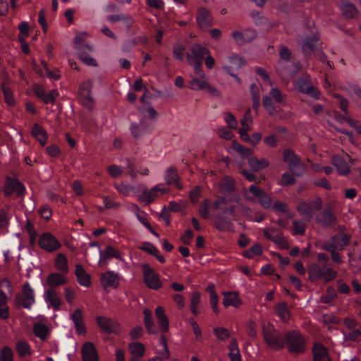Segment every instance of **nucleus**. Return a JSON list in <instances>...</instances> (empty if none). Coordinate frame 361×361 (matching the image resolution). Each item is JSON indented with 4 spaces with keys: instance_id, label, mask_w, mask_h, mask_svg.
I'll list each match as a JSON object with an SVG mask.
<instances>
[{
    "instance_id": "f257e3e1",
    "label": "nucleus",
    "mask_w": 361,
    "mask_h": 361,
    "mask_svg": "<svg viewBox=\"0 0 361 361\" xmlns=\"http://www.w3.org/2000/svg\"><path fill=\"white\" fill-rule=\"evenodd\" d=\"M308 275L311 281L321 279L324 283H327L336 278L338 272L329 267L323 269L315 263L309 267Z\"/></svg>"
},
{
    "instance_id": "f03ea898",
    "label": "nucleus",
    "mask_w": 361,
    "mask_h": 361,
    "mask_svg": "<svg viewBox=\"0 0 361 361\" xmlns=\"http://www.w3.org/2000/svg\"><path fill=\"white\" fill-rule=\"evenodd\" d=\"M190 52L186 54L188 63L193 66L195 72L201 73V65L205 55L209 54V49L200 44H192Z\"/></svg>"
},
{
    "instance_id": "7ed1b4c3",
    "label": "nucleus",
    "mask_w": 361,
    "mask_h": 361,
    "mask_svg": "<svg viewBox=\"0 0 361 361\" xmlns=\"http://www.w3.org/2000/svg\"><path fill=\"white\" fill-rule=\"evenodd\" d=\"M262 329L264 340L271 348L279 350L283 347L285 341L271 324H264Z\"/></svg>"
},
{
    "instance_id": "20e7f679",
    "label": "nucleus",
    "mask_w": 361,
    "mask_h": 361,
    "mask_svg": "<svg viewBox=\"0 0 361 361\" xmlns=\"http://www.w3.org/2000/svg\"><path fill=\"white\" fill-rule=\"evenodd\" d=\"M322 207V201L321 198L317 197L307 201H300L296 206V210L303 218L310 220Z\"/></svg>"
},
{
    "instance_id": "39448f33",
    "label": "nucleus",
    "mask_w": 361,
    "mask_h": 361,
    "mask_svg": "<svg viewBox=\"0 0 361 361\" xmlns=\"http://www.w3.org/2000/svg\"><path fill=\"white\" fill-rule=\"evenodd\" d=\"M86 32H80L76 35L74 39L75 44L78 49V57L85 64L90 66H97V61L90 56V53L93 51V48L89 44H80L83 37H87Z\"/></svg>"
},
{
    "instance_id": "423d86ee",
    "label": "nucleus",
    "mask_w": 361,
    "mask_h": 361,
    "mask_svg": "<svg viewBox=\"0 0 361 361\" xmlns=\"http://www.w3.org/2000/svg\"><path fill=\"white\" fill-rule=\"evenodd\" d=\"M199 78H192L189 82L190 88L195 91L205 90L212 96L220 97L221 92L216 88L212 86L207 81V78L203 71L201 69V73L195 72Z\"/></svg>"
},
{
    "instance_id": "0eeeda50",
    "label": "nucleus",
    "mask_w": 361,
    "mask_h": 361,
    "mask_svg": "<svg viewBox=\"0 0 361 361\" xmlns=\"http://www.w3.org/2000/svg\"><path fill=\"white\" fill-rule=\"evenodd\" d=\"M284 342L290 353L298 355L305 351V338L302 334L296 331L287 333L286 334V341Z\"/></svg>"
},
{
    "instance_id": "6e6552de",
    "label": "nucleus",
    "mask_w": 361,
    "mask_h": 361,
    "mask_svg": "<svg viewBox=\"0 0 361 361\" xmlns=\"http://www.w3.org/2000/svg\"><path fill=\"white\" fill-rule=\"evenodd\" d=\"M35 293L29 283H25L22 286L21 293L16 295V302L18 306L30 309L35 303Z\"/></svg>"
},
{
    "instance_id": "1a4fd4ad",
    "label": "nucleus",
    "mask_w": 361,
    "mask_h": 361,
    "mask_svg": "<svg viewBox=\"0 0 361 361\" xmlns=\"http://www.w3.org/2000/svg\"><path fill=\"white\" fill-rule=\"evenodd\" d=\"M168 192L169 189L166 187H164L162 184H158L150 190H144L142 193L138 197L137 200L140 202L149 204Z\"/></svg>"
},
{
    "instance_id": "9d476101",
    "label": "nucleus",
    "mask_w": 361,
    "mask_h": 361,
    "mask_svg": "<svg viewBox=\"0 0 361 361\" xmlns=\"http://www.w3.org/2000/svg\"><path fill=\"white\" fill-rule=\"evenodd\" d=\"M143 280L146 286L151 289L158 290L162 286L159 276L147 264L142 265Z\"/></svg>"
},
{
    "instance_id": "9b49d317",
    "label": "nucleus",
    "mask_w": 361,
    "mask_h": 361,
    "mask_svg": "<svg viewBox=\"0 0 361 361\" xmlns=\"http://www.w3.org/2000/svg\"><path fill=\"white\" fill-rule=\"evenodd\" d=\"M39 247L47 252H54L58 250L61 244L59 240L51 233H42L38 239Z\"/></svg>"
},
{
    "instance_id": "f8f14e48",
    "label": "nucleus",
    "mask_w": 361,
    "mask_h": 361,
    "mask_svg": "<svg viewBox=\"0 0 361 361\" xmlns=\"http://www.w3.org/2000/svg\"><path fill=\"white\" fill-rule=\"evenodd\" d=\"M235 204H238L236 198L227 200L225 197H219L214 202L212 209L221 214L232 215L235 212Z\"/></svg>"
},
{
    "instance_id": "ddd939ff",
    "label": "nucleus",
    "mask_w": 361,
    "mask_h": 361,
    "mask_svg": "<svg viewBox=\"0 0 361 361\" xmlns=\"http://www.w3.org/2000/svg\"><path fill=\"white\" fill-rule=\"evenodd\" d=\"M283 159L287 164L288 169L296 175H300L295 171L296 168H304L303 164L300 162V158L290 149H285L283 151Z\"/></svg>"
},
{
    "instance_id": "4468645a",
    "label": "nucleus",
    "mask_w": 361,
    "mask_h": 361,
    "mask_svg": "<svg viewBox=\"0 0 361 361\" xmlns=\"http://www.w3.org/2000/svg\"><path fill=\"white\" fill-rule=\"evenodd\" d=\"M100 282L106 290L117 288L120 284V276L114 271H106L101 274Z\"/></svg>"
},
{
    "instance_id": "2eb2a0df",
    "label": "nucleus",
    "mask_w": 361,
    "mask_h": 361,
    "mask_svg": "<svg viewBox=\"0 0 361 361\" xmlns=\"http://www.w3.org/2000/svg\"><path fill=\"white\" fill-rule=\"evenodd\" d=\"M96 321L99 327L109 334H119L122 330L121 325L112 319L99 316L96 318Z\"/></svg>"
},
{
    "instance_id": "dca6fc26",
    "label": "nucleus",
    "mask_w": 361,
    "mask_h": 361,
    "mask_svg": "<svg viewBox=\"0 0 361 361\" xmlns=\"http://www.w3.org/2000/svg\"><path fill=\"white\" fill-rule=\"evenodd\" d=\"M295 88L300 92L311 95L315 99H319L320 92L314 87L309 78H300L295 83Z\"/></svg>"
},
{
    "instance_id": "f3484780",
    "label": "nucleus",
    "mask_w": 361,
    "mask_h": 361,
    "mask_svg": "<svg viewBox=\"0 0 361 361\" xmlns=\"http://www.w3.org/2000/svg\"><path fill=\"white\" fill-rule=\"evenodd\" d=\"M347 159L350 161V158L347 154H343V155L337 154L332 159V164L340 175L346 176L350 171V166L346 163Z\"/></svg>"
},
{
    "instance_id": "a211bd4d",
    "label": "nucleus",
    "mask_w": 361,
    "mask_h": 361,
    "mask_svg": "<svg viewBox=\"0 0 361 361\" xmlns=\"http://www.w3.org/2000/svg\"><path fill=\"white\" fill-rule=\"evenodd\" d=\"M245 61L240 56L232 55L223 63L222 69L228 74H231L232 71L241 68Z\"/></svg>"
},
{
    "instance_id": "6ab92c4d",
    "label": "nucleus",
    "mask_w": 361,
    "mask_h": 361,
    "mask_svg": "<svg viewBox=\"0 0 361 361\" xmlns=\"http://www.w3.org/2000/svg\"><path fill=\"white\" fill-rule=\"evenodd\" d=\"M196 22L201 29H207L212 26V17L210 11L206 8H200L197 13Z\"/></svg>"
},
{
    "instance_id": "aec40b11",
    "label": "nucleus",
    "mask_w": 361,
    "mask_h": 361,
    "mask_svg": "<svg viewBox=\"0 0 361 361\" xmlns=\"http://www.w3.org/2000/svg\"><path fill=\"white\" fill-rule=\"evenodd\" d=\"M316 220L318 224L323 226H334L336 224V218L331 208L324 209L322 214L316 216Z\"/></svg>"
},
{
    "instance_id": "412c9836",
    "label": "nucleus",
    "mask_w": 361,
    "mask_h": 361,
    "mask_svg": "<svg viewBox=\"0 0 361 361\" xmlns=\"http://www.w3.org/2000/svg\"><path fill=\"white\" fill-rule=\"evenodd\" d=\"M242 304L243 301L237 292L224 293L223 305L224 307H228L231 306L235 308H238Z\"/></svg>"
},
{
    "instance_id": "4be33fe9",
    "label": "nucleus",
    "mask_w": 361,
    "mask_h": 361,
    "mask_svg": "<svg viewBox=\"0 0 361 361\" xmlns=\"http://www.w3.org/2000/svg\"><path fill=\"white\" fill-rule=\"evenodd\" d=\"M231 35L235 41L239 44L250 42L256 37V32L253 30H246L244 32L234 31Z\"/></svg>"
},
{
    "instance_id": "5701e85b",
    "label": "nucleus",
    "mask_w": 361,
    "mask_h": 361,
    "mask_svg": "<svg viewBox=\"0 0 361 361\" xmlns=\"http://www.w3.org/2000/svg\"><path fill=\"white\" fill-rule=\"evenodd\" d=\"M274 314L279 318L280 321L286 323L290 319V312L288 308L286 303L279 302L274 308Z\"/></svg>"
},
{
    "instance_id": "b1692460",
    "label": "nucleus",
    "mask_w": 361,
    "mask_h": 361,
    "mask_svg": "<svg viewBox=\"0 0 361 361\" xmlns=\"http://www.w3.org/2000/svg\"><path fill=\"white\" fill-rule=\"evenodd\" d=\"M83 361H98V355L95 347L92 343L87 342L84 344L82 349Z\"/></svg>"
},
{
    "instance_id": "393cba45",
    "label": "nucleus",
    "mask_w": 361,
    "mask_h": 361,
    "mask_svg": "<svg viewBox=\"0 0 361 361\" xmlns=\"http://www.w3.org/2000/svg\"><path fill=\"white\" fill-rule=\"evenodd\" d=\"M155 315L161 331L162 333L167 332L169 330V320L164 307L161 306L157 307L155 310Z\"/></svg>"
},
{
    "instance_id": "a878e982",
    "label": "nucleus",
    "mask_w": 361,
    "mask_h": 361,
    "mask_svg": "<svg viewBox=\"0 0 361 361\" xmlns=\"http://www.w3.org/2000/svg\"><path fill=\"white\" fill-rule=\"evenodd\" d=\"M263 234L268 240L277 245L283 246L286 244L282 233L276 229H264Z\"/></svg>"
},
{
    "instance_id": "bb28decb",
    "label": "nucleus",
    "mask_w": 361,
    "mask_h": 361,
    "mask_svg": "<svg viewBox=\"0 0 361 361\" xmlns=\"http://www.w3.org/2000/svg\"><path fill=\"white\" fill-rule=\"evenodd\" d=\"M25 191V187L18 180L7 179L6 183V195H10L11 193L16 192L18 195H21Z\"/></svg>"
},
{
    "instance_id": "cd10ccee",
    "label": "nucleus",
    "mask_w": 361,
    "mask_h": 361,
    "mask_svg": "<svg viewBox=\"0 0 361 361\" xmlns=\"http://www.w3.org/2000/svg\"><path fill=\"white\" fill-rule=\"evenodd\" d=\"M164 180L167 185H171L174 183L176 187L178 189L182 188L181 184L180 183V179L178 176L177 170L173 166H170L164 174Z\"/></svg>"
},
{
    "instance_id": "c85d7f7f",
    "label": "nucleus",
    "mask_w": 361,
    "mask_h": 361,
    "mask_svg": "<svg viewBox=\"0 0 361 361\" xmlns=\"http://www.w3.org/2000/svg\"><path fill=\"white\" fill-rule=\"evenodd\" d=\"M44 300L47 302H49L55 310H58L61 305V300L57 292L49 288L44 293Z\"/></svg>"
},
{
    "instance_id": "c756f323",
    "label": "nucleus",
    "mask_w": 361,
    "mask_h": 361,
    "mask_svg": "<svg viewBox=\"0 0 361 361\" xmlns=\"http://www.w3.org/2000/svg\"><path fill=\"white\" fill-rule=\"evenodd\" d=\"M64 274L51 273L47 278V285L50 288H56L59 286L66 284L67 279L64 276Z\"/></svg>"
},
{
    "instance_id": "7c9ffc66",
    "label": "nucleus",
    "mask_w": 361,
    "mask_h": 361,
    "mask_svg": "<svg viewBox=\"0 0 361 361\" xmlns=\"http://www.w3.org/2000/svg\"><path fill=\"white\" fill-rule=\"evenodd\" d=\"M71 318L74 322L76 331L79 334H82L85 332V328L83 324V312L81 309L75 310L72 314Z\"/></svg>"
},
{
    "instance_id": "2f4dec72",
    "label": "nucleus",
    "mask_w": 361,
    "mask_h": 361,
    "mask_svg": "<svg viewBox=\"0 0 361 361\" xmlns=\"http://www.w3.org/2000/svg\"><path fill=\"white\" fill-rule=\"evenodd\" d=\"M75 274L78 282L85 287H88L91 284L90 276L85 271L83 267L80 264L75 266Z\"/></svg>"
},
{
    "instance_id": "473e14b6",
    "label": "nucleus",
    "mask_w": 361,
    "mask_h": 361,
    "mask_svg": "<svg viewBox=\"0 0 361 361\" xmlns=\"http://www.w3.org/2000/svg\"><path fill=\"white\" fill-rule=\"evenodd\" d=\"M128 349L132 355V357L136 359L141 358L145 353V347L143 343L140 342H133L128 344Z\"/></svg>"
},
{
    "instance_id": "72a5a7b5",
    "label": "nucleus",
    "mask_w": 361,
    "mask_h": 361,
    "mask_svg": "<svg viewBox=\"0 0 361 361\" xmlns=\"http://www.w3.org/2000/svg\"><path fill=\"white\" fill-rule=\"evenodd\" d=\"M248 164L253 171H258L267 168L269 165V161L266 158L259 159L256 157H251L248 159Z\"/></svg>"
},
{
    "instance_id": "f704fd0d",
    "label": "nucleus",
    "mask_w": 361,
    "mask_h": 361,
    "mask_svg": "<svg viewBox=\"0 0 361 361\" xmlns=\"http://www.w3.org/2000/svg\"><path fill=\"white\" fill-rule=\"evenodd\" d=\"M144 315V324L147 332L150 334H157L158 331L152 319V314L151 310L149 309H145Z\"/></svg>"
},
{
    "instance_id": "c9c22d12",
    "label": "nucleus",
    "mask_w": 361,
    "mask_h": 361,
    "mask_svg": "<svg viewBox=\"0 0 361 361\" xmlns=\"http://www.w3.org/2000/svg\"><path fill=\"white\" fill-rule=\"evenodd\" d=\"M54 266L61 274H66L68 272V259L64 254H57L54 261Z\"/></svg>"
},
{
    "instance_id": "e433bc0d",
    "label": "nucleus",
    "mask_w": 361,
    "mask_h": 361,
    "mask_svg": "<svg viewBox=\"0 0 361 361\" xmlns=\"http://www.w3.org/2000/svg\"><path fill=\"white\" fill-rule=\"evenodd\" d=\"M219 187L223 194L232 192L235 190V181L232 178L226 176L219 182Z\"/></svg>"
},
{
    "instance_id": "4c0bfd02",
    "label": "nucleus",
    "mask_w": 361,
    "mask_h": 361,
    "mask_svg": "<svg viewBox=\"0 0 361 361\" xmlns=\"http://www.w3.org/2000/svg\"><path fill=\"white\" fill-rule=\"evenodd\" d=\"M32 135L39 142L41 145H44L47 142V134L45 130L37 123L33 125Z\"/></svg>"
},
{
    "instance_id": "58836bf2",
    "label": "nucleus",
    "mask_w": 361,
    "mask_h": 361,
    "mask_svg": "<svg viewBox=\"0 0 361 361\" xmlns=\"http://www.w3.org/2000/svg\"><path fill=\"white\" fill-rule=\"evenodd\" d=\"M100 255L106 261L111 258L123 261L121 252L111 246H107L103 252H100Z\"/></svg>"
},
{
    "instance_id": "ea45409f",
    "label": "nucleus",
    "mask_w": 361,
    "mask_h": 361,
    "mask_svg": "<svg viewBox=\"0 0 361 361\" xmlns=\"http://www.w3.org/2000/svg\"><path fill=\"white\" fill-rule=\"evenodd\" d=\"M341 12L343 15L347 18H354L358 15V11L355 6L348 1H343L341 7Z\"/></svg>"
},
{
    "instance_id": "a19ab883",
    "label": "nucleus",
    "mask_w": 361,
    "mask_h": 361,
    "mask_svg": "<svg viewBox=\"0 0 361 361\" xmlns=\"http://www.w3.org/2000/svg\"><path fill=\"white\" fill-rule=\"evenodd\" d=\"M314 361H324L328 360V353L326 348L321 344H315L312 349Z\"/></svg>"
},
{
    "instance_id": "79ce46f5",
    "label": "nucleus",
    "mask_w": 361,
    "mask_h": 361,
    "mask_svg": "<svg viewBox=\"0 0 361 361\" xmlns=\"http://www.w3.org/2000/svg\"><path fill=\"white\" fill-rule=\"evenodd\" d=\"M319 39L315 35L307 36L302 42V48L304 51H314L318 44Z\"/></svg>"
},
{
    "instance_id": "37998d69",
    "label": "nucleus",
    "mask_w": 361,
    "mask_h": 361,
    "mask_svg": "<svg viewBox=\"0 0 361 361\" xmlns=\"http://www.w3.org/2000/svg\"><path fill=\"white\" fill-rule=\"evenodd\" d=\"M228 349V357L231 361H242L236 340L233 339L230 341Z\"/></svg>"
},
{
    "instance_id": "c03bdc74",
    "label": "nucleus",
    "mask_w": 361,
    "mask_h": 361,
    "mask_svg": "<svg viewBox=\"0 0 361 361\" xmlns=\"http://www.w3.org/2000/svg\"><path fill=\"white\" fill-rule=\"evenodd\" d=\"M34 333L36 336L42 340H44L48 334L47 326L41 322H38L34 324L33 326Z\"/></svg>"
},
{
    "instance_id": "a18cd8bd",
    "label": "nucleus",
    "mask_w": 361,
    "mask_h": 361,
    "mask_svg": "<svg viewBox=\"0 0 361 361\" xmlns=\"http://www.w3.org/2000/svg\"><path fill=\"white\" fill-rule=\"evenodd\" d=\"M130 132L134 137H140L144 133L147 132L146 126L143 121H140V125L134 123L130 125Z\"/></svg>"
},
{
    "instance_id": "49530a36",
    "label": "nucleus",
    "mask_w": 361,
    "mask_h": 361,
    "mask_svg": "<svg viewBox=\"0 0 361 361\" xmlns=\"http://www.w3.org/2000/svg\"><path fill=\"white\" fill-rule=\"evenodd\" d=\"M262 254V247L259 243L254 244L250 249L243 252V256L247 258H253Z\"/></svg>"
},
{
    "instance_id": "de8ad7c7",
    "label": "nucleus",
    "mask_w": 361,
    "mask_h": 361,
    "mask_svg": "<svg viewBox=\"0 0 361 361\" xmlns=\"http://www.w3.org/2000/svg\"><path fill=\"white\" fill-rule=\"evenodd\" d=\"M2 90L4 92V97L6 103L10 106H13L16 104V99L13 97L12 91L11 89L6 86V83H2L1 85Z\"/></svg>"
},
{
    "instance_id": "09e8293b",
    "label": "nucleus",
    "mask_w": 361,
    "mask_h": 361,
    "mask_svg": "<svg viewBox=\"0 0 361 361\" xmlns=\"http://www.w3.org/2000/svg\"><path fill=\"white\" fill-rule=\"evenodd\" d=\"M337 240L338 236H333L330 240L324 242L322 244L321 248L324 250L329 252L330 253L334 252V251H336L338 248H339L336 243Z\"/></svg>"
},
{
    "instance_id": "8fccbe9b",
    "label": "nucleus",
    "mask_w": 361,
    "mask_h": 361,
    "mask_svg": "<svg viewBox=\"0 0 361 361\" xmlns=\"http://www.w3.org/2000/svg\"><path fill=\"white\" fill-rule=\"evenodd\" d=\"M306 224L303 220L293 221V234L302 235L305 233Z\"/></svg>"
},
{
    "instance_id": "3c124183",
    "label": "nucleus",
    "mask_w": 361,
    "mask_h": 361,
    "mask_svg": "<svg viewBox=\"0 0 361 361\" xmlns=\"http://www.w3.org/2000/svg\"><path fill=\"white\" fill-rule=\"evenodd\" d=\"M361 337V330L355 328L353 331L343 332V338L346 341H358Z\"/></svg>"
},
{
    "instance_id": "603ef678",
    "label": "nucleus",
    "mask_w": 361,
    "mask_h": 361,
    "mask_svg": "<svg viewBox=\"0 0 361 361\" xmlns=\"http://www.w3.org/2000/svg\"><path fill=\"white\" fill-rule=\"evenodd\" d=\"M16 350L19 355L21 357L30 355V345L24 341H19L17 342Z\"/></svg>"
},
{
    "instance_id": "864d4df0",
    "label": "nucleus",
    "mask_w": 361,
    "mask_h": 361,
    "mask_svg": "<svg viewBox=\"0 0 361 361\" xmlns=\"http://www.w3.org/2000/svg\"><path fill=\"white\" fill-rule=\"evenodd\" d=\"M232 147L244 157H249L252 154V150L251 149L243 147L235 140L232 142Z\"/></svg>"
},
{
    "instance_id": "5fc2aeb1",
    "label": "nucleus",
    "mask_w": 361,
    "mask_h": 361,
    "mask_svg": "<svg viewBox=\"0 0 361 361\" xmlns=\"http://www.w3.org/2000/svg\"><path fill=\"white\" fill-rule=\"evenodd\" d=\"M200 302V295L199 293H193L191 296L190 308L194 315L198 314L197 307Z\"/></svg>"
},
{
    "instance_id": "6e6d98bb",
    "label": "nucleus",
    "mask_w": 361,
    "mask_h": 361,
    "mask_svg": "<svg viewBox=\"0 0 361 361\" xmlns=\"http://www.w3.org/2000/svg\"><path fill=\"white\" fill-rule=\"evenodd\" d=\"M273 209L276 212H282L287 214L288 218H293V214L288 212V206L286 203L282 202L281 201H276L274 203Z\"/></svg>"
},
{
    "instance_id": "4d7b16f0",
    "label": "nucleus",
    "mask_w": 361,
    "mask_h": 361,
    "mask_svg": "<svg viewBox=\"0 0 361 361\" xmlns=\"http://www.w3.org/2000/svg\"><path fill=\"white\" fill-rule=\"evenodd\" d=\"M79 99L81 104L89 109H92L94 106V99L91 94H79Z\"/></svg>"
},
{
    "instance_id": "13d9d810",
    "label": "nucleus",
    "mask_w": 361,
    "mask_h": 361,
    "mask_svg": "<svg viewBox=\"0 0 361 361\" xmlns=\"http://www.w3.org/2000/svg\"><path fill=\"white\" fill-rule=\"evenodd\" d=\"M242 127L239 130H250L252 125V119L250 116V110L248 109L245 116L240 121Z\"/></svg>"
},
{
    "instance_id": "bf43d9fd",
    "label": "nucleus",
    "mask_w": 361,
    "mask_h": 361,
    "mask_svg": "<svg viewBox=\"0 0 361 361\" xmlns=\"http://www.w3.org/2000/svg\"><path fill=\"white\" fill-rule=\"evenodd\" d=\"M269 96L277 103H283L285 101V96L276 87H272Z\"/></svg>"
},
{
    "instance_id": "052dcab7",
    "label": "nucleus",
    "mask_w": 361,
    "mask_h": 361,
    "mask_svg": "<svg viewBox=\"0 0 361 361\" xmlns=\"http://www.w3.org/2000/svg\"><path fill=\"white\" fill-rule=\"evenodd\" d=\"M295 183V178L290 173H284L278 184L282 186L291 185Z\"/></svg>"
},
{
    "instance_id": "680f3d73",
    "label": "nucleus",
    "mask_w": 361,
    "mask_h": 361,
    "mask_svg": "<svg viewBox=\"0 0 361 361\" xmlns=\"http://www.w3.org/2000/svg\"><path fill=\"white\" fill-rule=\"evenodd\" d=\"M272 98L270 96H265L263 97L262 104L264 107L268 111L269 114H274L276 112V107L272 102Z\"/></svg>"
},
{
    "instance_id": "e2e57ef3",
    "label": "nucleus",
    "mask_w": 361,
    "mask_h": 361,
    "mask_svg": "<svg viewBox=\"0 0 361 361\" xmlns=\"http://www.w3.org/2000/svg\"><path fill=\"white\" fill-rule=\"evenodd\" d=\"M215 224L218 229L226 230L230 227L231 221L227 219H224L222 216L219 215L216 218Z\"/></svg>"
},
{
    "instance_id": "0e129e2a",
    "label": "nucleus",
    "mask_w": 361,
    "mask_h": 361,
    "mask_svg": "<svg viewBox=\"0 0 361 361\" xmlns=\"http://www.w3.org/2000/svg\"><path fill=\"white\" fill-rule=\"evenodd\" d=\"M93 82L92 80L88 79L83 81L80 87L79 94H91V90L92 88Z\"/></svg>"
},
{
    "instance_id": "69168bd1",
    "label": "nucleus",
    "mask_w": 361,
    "mask_h": 361,
    "mask_svg": "<svg viewBox=\"0 0 361 361\" xmlns=\"http://www.w3.org/2000/svg\"><path fill=\"white\" fill-rule=\"evenodd\" d=\"M337 295V293L335 289L332 287H329L327 288V295L323 296L321 298V301L324 303H329L333 301Z\"/></svg>"
},
{
    "instance_id": "338daca9",
    "label": "nucleus",
    "mask_w": 361,
    "mask_h": 361,
    "mask_svg": "<svg viewBox=\"0 0 361 361\" xmlns=\"http://www.w3.org/2000/svg\"><path fill=\"white\" fill-rule=\"evenodd\" d=\"M214 332L218 339L225 341L229 337V333L227 329L224 327H216Z\"/></svg>"
},
{
    "instance_id": "774afa93",
    "label": "nucleus",
    "mask_w": 361,
    "mask_h": 361,
    "mask_svg": "<svg viewBox=\"0 0 361 361\" xmlns=\"http://www.w3.org/2000/svg\"><path fill=\"white\" fill-rule=\"evenodd\" d=\"M0 361H13V352L8 347H4L0 353Z\"/></svg>"
}]
</instances>
